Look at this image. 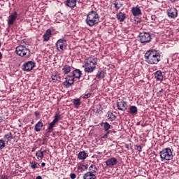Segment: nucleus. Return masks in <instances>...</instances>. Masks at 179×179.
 Listing matches in <instances>:
<instances>
[{
    "label": "nucleus",
    "mask_w": 179,
    "mask_h": 179,
    "mask_svg": "<svg viewBox=\"0 0 179 179\" xmlns=\"http://www.w3.org/2000/svg\"><path fill=\"white\" fill-rule=\"evenodd\" d=\"M51 132H52V131H50V129H47L46 132L45 134V136H46V138H48V136H50V134H51Z\"/></svg>",
    "instance_id": "41"
},
{
    "label": "nucleus",
    "mask_w": 179,
    "mask_h": 179,
    "mask_svg": "<svg viewBox=\"0 0 179 179\" xmlns=\"http://www.w3.org/2000/svg\"><path fill=\"white\" fill-rule=\"evenodd\" d=\"M71 69H72V67L68 64L63 66L62 69L63 75H68L71 72Z\"/></svg>",
    "instance_id": "18"
},
{
    "label": "nucleus",
    "mask_w": 179,
    "mask_h": 179,
    "mask_svg": "<svg viewBox=\"0 0 179 179\" xmlns=\"http://www.w3.org/2000/svg\"><path fill=\"white\" fill-rule=\"evenodd\" d=\"M96 78L97 79L100 80L104 79V78H106V72H104L103 70L98 71L96 73Z\"/></svg>",
    "instance_id": "26"
},
{
    "label": "nucleus",
    "mask_w": 179,
    "mask_h": 179,
    "mask_svg": "<svg viewBox=\"0 0 179 179\" xmlns=\"http://www.w3.org/2000/svg\"><path fill=\"white\" fill-rule=\"evenodd\" d=\"M171 2L174 3L176 2V0H171Z\"/></svg>",
    "instance_id": "53"
},
{
    "label": "nucleus",
    "mask_w": 179,
    "mask_h": 179,
    "mask_svg": "<svg viewBox=\"0 0 179 179\" xmlns=\"http://www.w3.org/2000/svg\"><path fill=\"white\" fill-rule=\"evenodd\" d=\"M105 163L108 167H113L118 163V159H117V158H115V157H111V158L108 159L105 162Z\"/></svg>",
    "instance_id": "13"
},
{
    "label": "nucleus",
    "mask_w": 179,
    "mask_h": 179,
    "mask_svg": "<svg viewBox=\"0 0 179 179\" xmlns=\"http://www.w3.org/2000/svg\"><path fill=\"white\" fill-rule=\"evenodd\" d=\"M159 156L162 159V162H163V160H173V151H171L170 148H164L159 152Z\"/></svg>",
    "instance_id": "5"
},
{
    "label": "nucleus",
    "mask_w": 179,
    "mask_h": 179,
    "mask_svg": "<svg viewBox=\"0 0 179 179\" xmlns=\"http://www.w3.org/2000/svg\"><path fill=\"white\" fill-rule=\"evenodd\" d=\"M13 139V134L12 132H8L3 136V141L6 142L7 145L8 143H12V140Z\"/></svg>",
    "instance_id": "15"
},
{
    "label": "nucleus",
    "mask_w": 179,
    "mask_h": 179,
    "mask_svg": "<svg viewBox=\"0 0 179 179\" xmlns=\"http://www.w3.org/2000/svg\"><path fill=\"white\" fill-rule=\"evenodd\" d=\"M108 118L110 120V121H115V119L117 118V116L114 115L112 112H109L108 115Z\"/></svg>",
    "instance_id": "33"
},
{
    "label": "nucleus",
    "mask_w": 179,
    "mask_h": 179,
    "mask_svg": "<svg viewBox=\"0 0 179 179\" xmlns=\"http://www.w3.org/2000/svg\"><path fill=\"white\" fill-rule=\"evenodd\" d=\"M162 92H163V89H161V90L159 91L158 94H162Z\"/></svg>",
    "instance_id": "48"
},
{
    "label": "nucleus",
    "mask_w": 179,
    "mask_h": 179,
    "mask_svg": "<svg viewBox=\"0 0 179 179\" xmlns=\"http://www.w3.org/2000/svg\"><path fill=\"white\" fill-rule=\"evenodd\" d=\"M78 170L80 173H83V171L87 170V165L80 164L78 166Z\"/></svg>",
    "instance_id": "31"
},
{
    "label": "nucleus",
    "mask_w": 179,
    "mask_h": 179,
    "mask_svg": "<svg viewBox=\"0 0 179 179\" xmlns=\"http://www.w3.org/2000/svg\"><path fill=\"white\" fill-rule=\"evenodd\" d=\"M125 148H127V149H128V148H129V146L128 145V144H127V145H125Z\"/></svg>",
    "instance_id": "52"
},
{
    "label": "nucleus",
    "mask_w": 179,
    "mask_h": 179,
    "mask_svg": "<svg viewBox=\"0 0 179 179\" xmlns=\"http://www.w3.org/2000/svg\"><path fill=\"white\" fill-rule=\"evenodd\" d=\"M31 167L34 169H37V162H31Z\"/></svg>",
    "instance_id": "39"
},
{
    "label": "nucleus",
    "mask_w": 179,
    "mask_h": 179,
    "mask_svg": "<svg viewBox=\"0 0 179 179\" xmlns=\"http://www.w3.org/2000/svg\"><path fill=\"white\" fill-rule=\"evenodd\" d=\"M131 13H132L133 16H139L140 15H142V10L138 6L132 7L131 8Z\"/></svg>",
    "instance_id": "17"
},
{
    "label": "nucleus",
    "mask_w": 179,
    "mask_h": 179,
    "mask_svg": "<svg viewBox=\"0 0 179 179\" xmlns=\"http://www.w3.org/2000/svg\"><path fill=\"white\" fill-rule=\"evenodd\" d=\"M128 113L131 114V115H136V114H138V108L135 106H130Z\"/></svg>",
    "instance_id": "23"
},
{
    "label": "nucleus",
    "mask_w": 179,
    "mask_h": 179,
    "mask_svg": "<svg viewBox=\"0 0 179 179\" xmlns=\"http://www.w3.org/2000/svg\"><path fill=\"white\" fill-rule=\"evenodd\" d=\"M70 177L71 179H75L76 178V173H71Z\"/></svg>",
    "instance_id": "45"
},
{
    "label": "nucleus",
    "mask_w": 179,
    "mask_h": 179,
    "mask_svg": "<svg viewBox=\"0 0 179 179\" xmlns=\"http://www.w3.org/2000/svg\"><path fill=\"white\" fill-rule=\"evenodd\" d=\"M75 83V78L73 77V76H66V77L65 78V81L63 82V86H64V87H71V86H72V85H73V83Z\"/></svg>",
    "instance_id": "9"
},
{
    "label": "nucleus",
    "mask_w": 179,
    "mask_h": 179,
    "mask_svg": "<svg viewBox=\"0 0 179 179\" xmlns=\"http://www.w3.org/2000/svg\"><path fill=\"white\" fill-rule=\"evenodd\" d=\"M87 156H89L87 155V153H86V152L85 151H81L78 153V158L80 159V160H85Z\"/></svg>",
    "instance_id": "24"
},
{
    "label": "nucleus",
    "mask_w": 179,
    "mask_h": 179,
    "mask_svg": "<svg viewBox=\"0 0 179 179\" xmlns=\"http://www.w3.org/2000/svg\"><path fill=\"white\" fill-rule=\"evenodd\" d=\"M151 19H152V20H156V19H157V17H156V15H152Z\"/></svg>",
    "instance_id": "46"
},
{
    "label": "nucleus",
    "mask_w": 179,
    "mask_h": 179,
    "mask_svg": "<svg viewBox=\"0 0 179 179\" xmlns=\"http://www.w3.org/2000/svg\"><path fill=\"white\" fill-rule=\"evenodd\" d=\"M34 68H36V62L33 61L25 62L22 66V69L24 72H30V71H33Z\"/></svg>",
    "instance_id": "8"
},
{
    "label": "nucleus",
    "mask_w": 179,
    "mask_h": 179,
    "mask_svg": "<svg viewBox=\"0 0 179 179\" xmlns=\"http://www.w3.org/2000/svg\"><path fill=\"white\" fill-rule=\"evenodd\" d=\"M16 19H17V12L14 11L13 13H11L8 16V26H12L13 23L16 21Z\"/></svg>",
    "instance_id": "12"
},
{
    "label": "nucleus",
    "mask_w": 179,
    "mask_h": 179,
    "mask_svg": "<svg viewBox=\"0 0 179 179\" xmlns=\"http://www.w3.org/2000/svg\"><path fill=\"white\" fill-rule=\"evenodd\" d=\"M138 37L140 38V42L142 44H146L148 43H150V40H152V36H150V34L148 32L140 33Z\"/></svg>",
    "instance_id": "7"
},
{
    "label": "nucleus",
    "mask_w": 179,
    "mask_h": 179,
    "mask_svg": "<svg viewBox=\"0 0 179 179\" xmlns=\"http://www.w3.org/2000/svg\"><path fill=\"white\" fill-rule=\"evenodd\" d=\"M168 17L176 19L178 16V10L176 8H171L166 10Z\"/></svg>",
    "instance_id": "10"
},
{
    "label": "nucleus",
    "mask_w": 179,
    "mask_h": 179,
    "mask_svg": "<svg viewBox=\"0 0 179 179\" xmlns=\"http://www.w3.org/2000/svg\"><path fill=\"white\" fill-rule=\"evenodd\" d=\"M82 75H83L82 71L79 69H76L72 72V76L73 78H76V79H80V77L82 76Z\"/></svg>",
    "instance_id": "19"
},
{
    "label": "nucleus",
    "mask_w": 179,
    "mask_h": 179,
    "mask_svg": "<svg viewBox=\"0 0 179 179\" xmlns=\"http://www.w3.org/2000/svg\"><path fill=\"white\" fill-rule=\"evenodd\" d=\"M0 179H9V177L6 175H2L0 176Z\"/></svg>",
    "instance_id": "44"
},
{
    "label": "nucleus",
    "mask_w": 179,
    "mask_h": 179,
    "mask_svg": "<svg viewBox=\"0 0 179 179\" xmlns=\"http://www.w3.org/2000/svg\"><path fill=\"white\" fill-rule=\"evenodd\" d=\"M15 53L22 58H29L31 52L30 49L26 48V46L19 45L15 48Z\"/></svg>",
    "instance_id": "4"
},
{
    "label": "nucleus",
    "mask_w": 179,
    "mask_h": 179,
    "mask_svg": "<svg viewBox=\"0 0 179 179\" xmlns=\"http://www.w3.org/2000/svg\"><path fill=\"white\" fill-rule=\"evenodd\" d=\"M59 120H61V115L59 113H56L53 121L58 124V121H59Z\"/></svg>",
    "instance_id": "35"
},
{
    "label": "nucleus",
    "mask_w": 179,
    "mask_h": 179,
    "mask_svg": "<svg viewBox=\"0 0 179 179\" xmlns=\"http://www.w3.org/2000/svg\"><path fill=\"white\" fill-rule=\"evenodd\" d=\"M0 59H2V53L0 52Z\"/></svg>",
    "instance_id": "51"
},
{
    "label": "nucleus",
    "mask_w": 179,
    "mask_h": 179,
    "mask_svg": "<svg viewBox=\"0 0 179 179\" xmlns=\"http://www.w3.org/2000/svg\"><path fill=\"white\" fill-rule=\"evenodd\" d=\"M34 115L37 117V118H40L41 113H40V112L38 111H36L34 112Z\"/></svg>",
    "instance_id": "42"
},
{
    "label": "nucleus",
    "mask_w": 179,
    "mask_h": 179,
    "mask_svg": "<svg viewBox=\"0 0 179 179\" xmlns=\"http://www.w3.org/2000/svg\"><path fill=\"white\" fill-rule=\"evenodd\" d=\"M55 124H57V122L54 120L50 122L49 127H48V129H49V132H52V131H54V127H55Z\"/></svg>",
    "instance_id": "30"
},
{
    "label": "nucleus",
    "mask_w": 179,
    "mask_h": 179,
    "mask_svg": "<svg viewBox=\"0 0 179 179\" xmlns=\"http://www.w3.org/2000/svg\"><path fill=\"white\" fill-rule=\"evenodd\" d=\"M51 78H52V80H54V82H61V76H59L57 75H52Z\"/></svg>",
    "instance_id": "34"
},
{
    "label": "nucleus",
    "mask_w": 179,
    "mask_h": 179,
    "mask_svg": "<svg viewBox=\"0 0 179 179\" xmlns=\"http://www.w3.org/2000/svg\"><path fill=\"white\" fill-rule=\"evenodd\" d=\"M73 103L74 106H80V99H73Z\"/></svg>",
    "instance_id": "37"
},
{
    "label": "nucleus",
    "mask_w": 179,
    "mask_h": 179,
    "mask_svg": "<svg viewBox=\"0 0 179 179\" xmlns=\"http://www.w3.org/2000/svg\"><path fill=\"white\" fill-rule=\"evenodd\" d=\"M101 127H103V129H105V131H108V129H110V128L111 127V125H110V124L107 122H102L101 124Z\"/></svg>",
    "instance_id": "32"
},
{
    "label": "nucleus",
    "mask_w": 179,
    "mask_h": 179,
    "mask_svg": "<svg viewBox=\"0 0 179 179\" xmlns=\"http://www.w3.org/2000/svg\"><path fill=\"white\" fill-rule=\"evenodd\" d=\"M43 127H44L43 122L39 121L35 125L34 131H36V132H40V131H41V128H43Z\"/></svg>",
    "instance_id": "25"
},
{
    "label": "nucleus",
    "mask_w": 179,
    "mask_h": 179,
    "mask_svg": "<svg viewBox=\"0 0 179 179\" xmlns=\"http://www.w3.org/2000/svg\"><path fill=\"white\" fill-rule=\"evenodd\" d=\"M65 5L69 8H75V6H76V0H66Z\"/></svg>",
    "instance_id": "20"
},
{
    "label": "nucleus",
    "mask_w": 179,
    "mask_h": 179,
    "mask_svg": "<svg viewBox=\"0 0 179 179\" xmlns=\"http://www.w3.org/2000/svg\"><path fill=\"white\" fill-rule=\"evenodd\" d=\"M46 152L45 150H43V151L38 150L36 153V156L37 159H39L40 160H41V159L44 157V152Z\"/></svg>",
    "instance_id": "28"
},
{
    "label": "nucleus",
    "mask_w": 179,
    "mask_h": 179,
    "mask_svg": "<svg viewBox=\"0 0 179 179\" xmlns=\"http://www.w3.org/2000/svg\"><path fill=\"white\" fill-rule=\"evenodd\" d=\"M52 36V31L51 29H48L45 31V34L43 36V41L47 42L50 41V38H51V36Z\"/></svg>",
    "instance_id": "16"
},
{
    "label": "nucleus",
    "mask_w": 179,
    "mask_h": 179,
    "mask_svg": "<svg viewBox=\"0 0 179 179\" xmlns=\"http://www.w3.org/2000/svg\"><path fill=\"white\" fill-rule=\"evenodd\" d=\"M3 121V117L2 116H0V122H2Z\"/></svg>",
    "instance_id": "47"
},
{
    "label": "nucleus",
    "mask_w": 179,
    "mask_h": 179,
    "mask_svg": "<svg viewBox=\"0 0 179 179\" xmlns=\"http://www.w3.org/2000/svg\"><path fill=\"white\" fill-rule=\"evenodd\" d=\"M41 166H42V167H45V162H43V163L41 164Z\"/></svg>",
    "instance_id": "49"
},
{
    "label": "nucleus",
    "mask_w": 179,
    "mask_h": 179,
    "mask_svg": "<svg viewBox=\"0 0 179 179\" xmlns=\"http://www.w3.org/2000/svg\"><path fill=\"white\" fill-rule=\"evenodd\" d=\"M76 2H80V0H76Z\"/></svg>",
    "instance_id": "54"
},
{
    "label": "nucleus",
    "mask_w": 179,
    "mask_h": 179,
    "mask_svg": "<svg viewBox=\"0 0 179 179\" xmlns=\"http://www.w3.org/2000/svg\"><path fill=\"white\" fill-rule=\"evenodd\" d=\"M110 134H112V131H108L107 133L105 134L102 138L103 139H106V138H108V135H110Z\"/></svg>",
    "instance_id": "40"
},
{
    "label": "nucleus",
    "mask_w": 179,
    "mask_h": 179,
    "mask_svg": "<svg viewBox=\"0 0 179 179\" xmlns=\"http://www.w3.org/2000/svg\"><path fill=\"white\" fill-rule=\"evenodd\" d=\"M85 22L90 27H93V26L99 24V22H100V16H99V13H97V12L91 10L87 15Z\"/></svg>",
    "instance_id": "3"
},
{
    "label": "nucleus",
    "mask_w": 179,
    "mask_h": 179,
    "mask_svg": "<svg viewBox=\"0 0 179 179\" xmlns=\"http://www.w3.org/2000/svg\"><path fill=\"white\" fill-rule=\"evenodd\" d=\"M89 173H92L93 174V173H97V171H99V169H97V167H96V165L92 164L89 168Z\"/></svg>",
    "instance_id": "29"
},
{
    "label": "nucleus",
    "mask_w": 179,
    "mask_h": 179,
    "mask_svg": "<svg viewBox=\"0 0 179 179\" xmlns=\"http://www.w3.org/2000/svg\"><path fill=\"white\" fill-rule=\"evenodd\" d=\"M154 76L157 82H163V79H164V77L163 76V73L160 70L157 71L154 73Z\"/></svg>",
    "instance_id": "14"
},
{
    "label": "nucleus",
    "mask_w": 179,
    "mask_h": 179,
    "mask_svg": "<svg viewBox=\"0 0 179 179\" xmlns=\"http://www.w3.org/2000/svg\"><path fill=\"white\" fill-rule=\"evenodd\" d=\"M127 107H128V104L125 101L119 99L117 101V110H120V111H126Z\"/></svg>",
    "instance_id": "11"
},
{
    "label": "nucleus",
    "mask_w": 179,
    "mask_h": 179,
    "mask_svg": "<svg viewBox=\"0 0 179 179\" xmlns=\"http://www.w3.org/2000/svg\"><path fill=\"white\" fill-rule=\"evenodd\" d=\"M96 174L92 173V172H87L83 176V179H96Z\"/></svg>",
    "instance_id": "22"
},
{
    "label": "nucleus",
    "mask_w": 179,
    "mask_h": 179,
    "mask_svg": "<svg viewBox=\"0 0 179 179\" xmlns=\"http://www.w3.org/2000/svg\"><path fill=\"white\" fill-rule=\"evenodd\" d=\"M36 179H43V178H41V176H38L36 177Z\"/></svg>",
    "instance_id": "50"
},
{
    "label": "nucleus",
    "mask_w": 179,
    "mask_h": 179,
    "mask_svg": "<svg viewBox=\"0 0 179 179\" xmlns=\"http://www.w3.org/2000/svg\"><path fill=\"white\" fill-rule=\"evenodd\" d=\"M67 45H68L66 43V40H65L64 38L59 39L55 43V46L59 52H62V51H65V50H66Z\"/></svg>",
    "instance_id": "6"
},
{
    "label": "nucleus",
    "mask_w": 179,
    "mask_h": 179,
    "mask_svg": "<svg viewBox=\"0 0 179 179\" xmlns=\"http://www.w3.org/2000/svg\"><path fill=\"white\" fill-rule=\"evenodd\" d=\"M145 59L149 65H157L162 61V55L156 50H149L145 53Z\"/></svg>",
    "instance_id": "1"
},
{
    "label": "nucleus",
    "mask_w": 179,
    "mask_h": 179,
    "mask_svg": "<svg viewBox=\"0 0 179 179\" xmlns=\"http://www.w3.org/2000/svg\"><path fill=\"white\" fill-rule=\"evenodd\" d=\"M136 150H138V152H142V145H135L134 146Z\"/></svg>",
    "instance_id": "38"
},
{
    "label": "nucleus",
    "mask_w": 179,
    "mask_h": 179,
    "mask_svg": "<svg viewBox=\"0 0 179 179\" xmlns=\"http://www.w3.org/2000/svg\"><path fill=\"white\" fill-rule=\"evenodd\" d=\"M90 96H92V94L91 93H88V94H85L83 96V99H89V97H90Z\"/></svg>",
    "instance_id": "43"
},
{
    "label": "nucleus",
    "mask_w": 179,
    "mask_h": 179,
    "mask_svg": "<svg viewBox=\"0 0 179 179\" xmlns=\"http://www.w3.org/2000/svg\"><path fill=\"white\" fill-rule=\"evenodd\" d=\"M6 146V143L3 139H0V149H3Z\"/></svg>",
    "instance_id": "36"
},
{
    "label": "nucleus",
    "mask_w": 179,
    "mask_h": 179,
    "mask_svg": "<svg viewBox=\"0 0 179 179\" xmlns=\"http://www.w3.org/2000/svg\"><path fill=\"white\" fill-rule=\"evenodd\" d=\"M97 57L91 55L84 60V72L85 73H93L97 66Z\"/></svg>",
    "instance_id": "2"
},
{
    "label": "nucleus",
    "mask_w": 179,
    "mask_h": 179,
    "mask_svg": "<svg viewBox=\"0 0 179 179\" xmlns=\"http://www.w3.org/2000/svg\"><path fill=\"white\" fill-rule=\"evenodd\" d=\"M116 19H117V20H120V22H124V20L127 19V16L125 13L120 12L116 15Z\"/></svg>",
    "instance_id": "21"
},
{
    "label": "nucleus",
    "mask_w": 179,
    "mask_h": 179,
    "mask_svg": "<svg viewBox=\"0 0 179 179\" xmlns=\"http://www.w3.org/2000/svg\"><path fill=\"white\" fill-rule=\"evenodd\" d=\"M113 5L115 6L116 10H118L122 6V3L121 2H120L119 0L113 1Z\"/></svg>",
    "instance_id": "27"
}]
</instances>
